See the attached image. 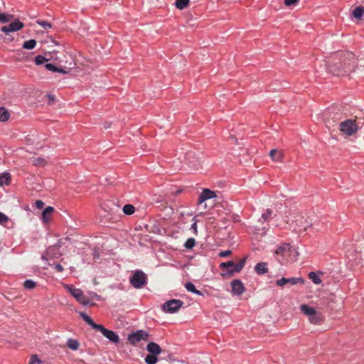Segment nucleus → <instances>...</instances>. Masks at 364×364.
Returning a JSON list of instances; mask_svg holds the SVG:
<instances>
[{"label":"nucleus","instance_id":"a19ab883","mask_svg":"<svg viewBox=\"0 0 364 364\" xmlns=\"http://www.w3.org/2000/svg\"><path fill=\"white\" fill-rule=\"evenodd\" d=\"M299 0H284L286 6H295L299 3Z\"/></svg>","mask_w":364,"mask_h":364},{"label":"nucleus","instance_id":"f03ea898","mask_svg":"<svg viewBox=\"0 0 364 364\" xmlns=\"http://www.w3.org/2000/svg\"><path fill=\"white\" fill-rule=\"evenodd\" d=\"M301 312L308 317L309 321L314 325H320L324 321L322 313L317 311L314 308L306 304L299 306Z\"/></svg>","mask_w":364,"mask_h":364},{"label":"nucleus","instance_id":"c756f323","mask_svg":"<svg viewBox=\"0 0 364 364\" xmlns=\"http://www.w3.org/2000/svg\"><path fill=\"white\" fill-rule=\"evenodd\" d=\"M32 164L36 166H44L47 164V161L45 159L38 157L33 158L32 160Z\"/></svg>","mask_w":364,"mask_h":364},{"label":"nucleus","instance_id":"423d86ee","mask_svg":"<svg viewBox=\"0 0 364 364\" xmlns=\"http://www.w3.org/2000/svg\"><path fill=\"white\" fill-rule=\"evenodd\" d=\"M355 65V61L353 60L350 62L344 63L342 69L332 65H330L328 69L330 72L333 73L336 75H346L354 71Z\"/></svg>","mask_w":364,"mask_h":364},{"label":"nucleus","instance_id":"7c9ffc66","mask_svg":"<svg viewBox=\"0 0 364 364\" xmlns=\"http://www.w3.org/2000/svg\"><path fill=\"white\" fill-rule=\"evenodd\" d=\"M145 362L146 364H156L158 362L157 355L153 354H149L145 358Z\"/></svg>","mask_w":364,"mask_h":364},{"label":"nucleus","instance_id":"cd10ccee","mask_svg":"<svg viewBox=\"0 0 364 364\" xmlns=\"http://www.w3.org/2000/svg\"><path fill=\"white\" fill-rule=\"evenodd\" d=\"M36 41L34 39H31L29 41H26L23 43L22 47L24 49L31 50L33 49L36 46Z\"/></svg>","mask_w":364,"mask_h":364},{"label":"nucleus","instance_id":"49530a36","mask_svg":"<svg viewBox=\"0 0 364 364\" xmlns=\"http://www.w3.org/2000/svg\"><path fill=\"white\" fill-rule=\"evenodd\" d=\"M70 68L63 69V68H58V70H57V73H60L62 74H68L70 72Z\"/></svg>","mask_w":364,"mask_h":364},{"label":"nucleus","instance_id":"dca6fc26","mask_svg":"<svg viewBox=\"0 0 364 364\" xmlns=\"http://www.w3.org/2000/svg\"><path fill=\"white\" fill-rule=\"evenodd\" d=\"M73 296L77 299L78 302L84 306L88 305L90 303L89 299L83 294L82 291L80 289L73 290Z\"/></svg>","mask_w":364,"mask_h":364},{"label":"nucleus","instance_id":"4c0bfd02","mask_svg":"<svg viewBox=\"0 0 364 364\" xmlns=\"http://www.w3.org/2000/svg\"><path fill=\"white\" fill-rule=\"evenodd\" d=\"M196 245V240L194 238H188L185 242V247L188 250L192 249Z\"/></svg>","mask_w":364,"mask_h":364},{"label":"nucleus","instance_id":"c9c22d12","mask_svg":"<svg viewBox=\"0 0 364 364\" xmlns=\"http://www.w3.org/2000/svg\"><path fill=\"white\" fill-rule=\"evenodd\" d=\"M23 287L27 289H33L36 287V283L31 279H27L23 283Z\"/></svg>","mask_w":364,"mask_h":364},{"label":"nucleus","instance_id":"58836bf2","mask_svg":"<svg viewBox=\"0 0 364 364\" xmlns=\"http://www.w3.org/2000/svg\"><path fill=\"white\" fill-rule=\"evenodd\" d=\"M37 23L41 26L44 29L48 30L52 28V25L50 23L43 21V20H37Z\"/></svg>","mask_w":364,"mask_h":364},{"label":"nucleus","instance_id":"8fccbe9b","mask_svg":"<svg viewBox=\"0 0 364 364\" xmlns=\"http://www.w3.org/2000/svg\"><path fill=\"white\" fill-rule=\"evenodd\" d=\"M232 219L233 220V221L235 222H239L240 221V219H239V215H232Z\"/></svg>","mask_w":364,"mask_h":364},{"label":"nucleus","instance_id":"2f4dec72","mask_svg":"<svg viewBox=\"0 0 364 364\" xmlns=\"http://www.w3.org/2000/svg\"><path fill=\"white\" fill-rule=\"evenodd\" d=\"M309 278L315 284H319L321 283V279L317 275V274L314 272H311L309 273Z\"/></svg>","mask_w":364,"mask_h":364},{"label":"nucleus","instance_id":"2eb2a0df","mask_svg":"<svg viewBox=\"0 0 364 364\" xmlns=\"http://www.w3.org/2000/svg\"><path fill=\"white\" fill-rule=\"evenodd\" d=\"M216 196V193L214 191L208 188L203 189L199 196L198 204L200 205L205 200L215 198Z\"/></svg>","mask_w":364,"mask_h":364},{"label":"nucleus","instance_id":"ea45409f","mask_svg":"<svg viewBox=\"0 0 364 364\" xmlns=\"http://www.w3.org/2000/svg\"><path fill=\"white\" fill-rule=\"evenodd\" d=\"M9 220V218L7 215L0 212V225H4Z\"/></svg>","mask_w":364,"mask_h":364},{"label":"nucleus","instance_id":"6e6552de","mask_svg":"<svg viewBox=\"0 0 364 364\" xmlns=\"http://www.w3.org/2000/svg\"><path fill=\"white\" fill-rule=\"evenodd\" d=\"M183 302L179 299H171L166 301L162 306V310L166 313L174 314L182 307Z\"/></svg>","mask_w":364,"mask_h":364},{"label":"nucleus","instance_id":"f3484780","mask_svg":"<svg viewBox=\"0 0 364 364\" xmlns=\"http://www.w3.org/2000/svg\"><path fill=\"white\" fill-rule=\"evenodd\" d=\"M146 349L149 353L159 355L162 352V349L159 345L154 342H150L146 346Z\"/></svg>","mask_w":364,"mask_h":364},{"label":"nucleus","instance_id":"20e7f679","mask_svg":"<svg viewBox=\"0 0 364 364\" xmlns=\"http://www.w3.org/2000/svg\"><path fill=\"white\" fill-rule=\"evenodd\" d=\"M275 255L278 257L277 259L282 262L279 257L282 259H287V260H294L297 258L299 253L298 252L292 248L289 243H284L279 245L275 250Z\"/></svg>","mask_w":364,"mask_h":364},{"label":"nucleus","instance_id":"c03bdc74","mask_svg":"<svg viewBox=\"0 0 364 364\" xmlns=\"http://www.w3.org/2000/svg\"><path fill=\"white\" fill-rule=\"evenodd\" d=\"M44 206V203L41 200H38L36 201V207L38 208V209H42Z\"/></svg>","mask_w":364,"mask_h":364},{"label":"nucleus","instance_id":"5701e85b","mask_svg":"<svg viewBox=\"0 0 364 364\" xmlns=\"http://www.w3.org/2000/svg\"><path fill=\"white\" fill-rule=\"evenodd\" d=\"M11 174L9 173H3L0 175V186L9 185L11 183Z\"/></svg>","mask_w":364,"mask_h":364},{"label":"nucleus","instance_id":"412c9836","mask_svg":"<svg viewBox=\"0 0 364 364\" xmlns=\"http://www.w3.org/2000/svg\"><path fill=\"white\" fill-rule=\"evenodd\" d=\"M255 269L258 274H264L268 272L267 264L266 262L257 263Z\"/></svg>","mask_w":364,"mask_h":364},{"label":"nucleus","instance_id":"f704fd0d","mask_svg":"<svg viewBox=\"0 0 364 364\" xmlns=\"http://www.w3.org/2000/svg\"><path fill=\"white\" fill-rule=\"evenodd\" d=\"M28 364H43V361L36 354H33L31 356Z\"/></svg>","mask_w":364,"mask_h":364},{"label":"nucleus","instance_id":"a18cd8bd","mask_svg":"<svg viewBox=\"0 0 364 364\" xmlns=\"http://www.w3.org/2000/svg\"><path fill=\"white\" fill-rule=\"evenodd\" d=\"M191 229L193 231L194 234H197V220H195V222L192 224Z\"/></svg>","mask_w":364,"mask_h":364},{"label":"nucleus","instance_id":"ddd939ff","mask_svg":"<svg viewBox=\"0 0 364 364\" xmlns=\"http://www.w3.org/2000/svg\"><path fill=\"white\" fill-rule=\"evenodd\" d=\"M304 279L302 277H291V278H285L282 277V279L277 281V285L279 287H283L287 284H290L291 285H296L297 284H304Z\"/></svg>","mask_w":364,"mask_h":364},{"label":"nucleus","instance_id":"6e6d98bb","mask_svg":"<svg viewBox=\"0 0 364 364\" xmlns=\"http://www.w3.org/2000/svg\"><path fill=\"white\" fill-rule=\"evenodd\" d=\"M41 258H42L43 259H47V258L46 257V256H45V255H42Z\"/></svg>","mask_w":364,"mask_h":364},{"label":"nucleus","instance_id":"c85d7f7f","mask_svg":"<svg viewBox=\"0 0 364 364\" xmlns=\"http://www.w3.org/2000/svg\"><path fill=\"white\" fill-rule=\"evenodd\" d=\"M189 4V0H176V7L180 10H182L187 7Z\"/></svg>","mask_w":364,"mask_h":364},{"label":"nucleus","instance_id":"a878e982","mask_svg":"<svg viewBox=\"0 0 364 364\" xmlns=\"http://www.w3.org/2000/svg\"><path fill=\"white\" fill-rule=\"evenodd\" d=\"M185 287L187 289V291L194 293L198 295H202L201 291L196 289L195 285L192 282H186L185 284Z\"/></svg>","mask_w":364,"mask_h":364},{"label":"nucleus","instance_id":"603ef678","mask_svg":"<svg viewBox=\"0 0 364 364\" xmlns=\"http://www.w3.org/2000/svg\"><path fill=\"white\" fill-rule=\"evenodd\" d=\"M110 126H111L110 123L107 122V123L105 124V129L109 128Z\"/></svg>","mask_w":364,"mask_h":364},{"label":"nucleus","instance_id":"393cba45","mask_svg":"<svg viewBox=\"0 0 364 364\" xmlns=\"http://www.w3.org/2000/svg\"><path fill=\"white\" fill-rule=\"evenodd\" d=\"M67 346L73 350H76L79 348L80 343L75 339L69 338L67 341Z\"/></svg>","mask_w":364,"mask_h":364},{"label":"nucleus","instance_id":"4be33fe9","mask_svg":"<svg viewBox=\"0 0 364 364\" xmlns=\"http://www.w3.org/2000/svg\"><path fill=\"white\" fill-rule=\"evenodd\" d=\"M10 118V113L4 107H0V122H7Z\"/></svg>","mask_w":364,"mask_h":364},{"label":"nucleus","instance_id":"09e8293b","mask_svg":"<svg viewBox=\"0 0 364 364\" xmlns=\"http://www.w3.org/2000/svg\"><path fill=\"white\" fill-rule=\"evenodd\" d=\"M66 288L71 293L72 295H73V290H77V289L73 288V286H70V285H67Z\"/></svg>","mask_w":364,"mask_h":364},{"label":"nucleus","instance_id":"72a5a7b5","mask_svg":"<svg viewBox=\"0 0 364 364\" xmlns=\"http://www.w3.org/2000/svg\"><path fill=\"white\" fill-rule=\"evenodd\" d=\"M273 216H275V214L273 213V211L271 209H267L266 211L262 213V218L264 221L268 220L269 218H272Z\"/></svg>","mask_w":364,"mask_h":364},{"label":"nucleus","instance_id":"bb28decb","mask_svg":"<svg viewBox=\"0 0 364 364\" xmlns=\"http://www.w3.org/2000/svg\"><path fill=\"white\" fill-rule=\"evenodd\" d=\"M14 18L13 14H6L5 13H0V22L5 23L12 21Z\"/></svg>","mask_w":364,"mask_h":364},{"label":"nucleus","instance_id":"5fc2aeb1","mask_svg":"<svg viewBox=\"0 0 364 364\" xmlns=\"http://www.w3.org/2000/svg\"><path fill=\"white\" fill-rule=\"evenodd\" d=\"M53 249H54V247H49V249L48 250V253L50 254Z\"/></svg>","mask_w":364,"mask_h":364},{"label":"nucleus","instance_id":"3c124183","mask_svg":"<svg viewBox=\"0 0 364 364\" xmlns=\"http://www.w3.org/2000/svg\"><path fill=\"white\" fill-rule=\"evenodd\" d=\"M48 97L49 98L50 102H53L55 100L54 96L51 95H48Z\"/></svg>","mask_w":364,"mask_h":364},{"label":"nucleus","instance_id":"6ab92c4d","mask_svg":"<svg viewBox=\"0 0 364 364\" xmlns=\"http://www.w3.org/2000/svg\"><path fill=\"white\" fill-rule=\"evenodd\" d=\"M269 156L273 161L277 162L282 161L284 157L282 151L277 149H272L270 151Z\"/></svg>","mask_w":364,"mask_h":364},{"label":"nucleus","instance_id":"7ed1b4c3","mask_svg":"<svg viewBox=\"0 0 364 364\" xmlns=\"http://www.w3.org/2000/svg\"><path fill=\"white\" fill-rule=\"evenodd\" d=\"M245 264V259L240 260L237 263L232 261L223 262L220 264V268L223 270L221 276L225 278L232 277L235 273L240 272L244 267Z\"/></svg>","mask_w":364,"mask_h":364},{"label":"nucleus","instance_id":"473e14b6","mask_svg":"<svg viewBox=\"0 0 364 364\" xmlns=\"http://www.w3.org/2000/svg\"><path fill=\"white\" fill-rule=\"evenodd\" d=\"M135 208L131 204H127L123 207V212L124 214L130 215L134 213Z\"/></svg>","mask_w":364,"mask_h":364},{"label":"nucleus","instance_id":"79ce46f5","mask_svg":"<svg viewBox=\"0 0 364 364\" xmlns=\"http://www.w3.org/2000/svg\"><path fill=\"white\" fill-rule=\"evenodd\" d=\"M45 67L47 70L52 72H57V70H58V68L52 63H46Z\"/></svg>","mask_w":364,"mask_h":364},{"label":"nucleus","instance_id":"b1692460","mask_svg":"<svg viewBox=\"0 0 364 364\" xmlns=\"http://www.w3.org/2000/svg\"><path fill=\"white\" fill-rule=\"evenodd\" d=\"M364 15V7L357 6L353 11V16L355 18L360 20Z\"/></svg>","mask_w":364,"mask_h":364},{"label":"nucleus","instance_id":"1a4fd4ad","mask_svg":"<svg viewBox=\"0 0 364 364\" xmlns=\"http://www.w3.org/2000/svg\"><path fill=\"white\" fill-rule=\"evenodd\" d=\"M149 334L144 330H138L128 336V341L133 346H136L141 341H148Z\"/></svg>","mask_w":364,"mask_h":364},{"label":"nucleus","instance_id":"e433bc0d","mask_svg":"<svg viewBox=\"0 0 364 364\" xmlns=\"http://www.w3.org/2000/svg\"><path fill=\"white\" fill-rule=\"evenodd\" d=\"M35 63L38 65H42L48 61V59L43 55H38L34 59Z\"/></svg>","mask_w":364,"mask_h":364},{"label":"nucleus","instance_id":"37998d69","mask_svg":"<svg viewBox=\"0 0 364 364\" xmlns=\"http://www.w3.org/2000/svg\"><path fill=\"white\" fill-rule=\"evenodd\" d=\"M230 254H231L230 250H225V251L220 252L219 253V256L221 257H226L229 256Z\"/></svg>","mask_w":364,"mask_h":364},{"label":"nucleus","instance_id":"de8ad7c7","mask_svg":"<svg viewBox=\"0 0 364 364\" xmlns=\"http://www.w3.org/2000/svg\"><path fill=\"white\" fill-rule=\"evenodd\" d=\"M55 269L58 272H61L64 269L63 267L60 264H55Z\"/></svg>","mask_w":364,"mask_h":364},{"label":"nucleus","instance_id":"9d476101","mask_svg":"<svg viewBox=\"0 0 364 364\" xmlns=\"http://www.w3.org/2000/svg\"><path fill=\"white\" fill-rule=\"evenodd\" d=\"M24 27V23L19 21L18 18H15L11 23L4 26L1 28V31L6 34L9 33L16 32L21 30Z\"/></svg>","mask_w":364,"mask_h":364},{"label":"nucleus","instance_id":"864d4df0","mask_svg":"<svg viewBox=\"0 0 364 364\" xmlns=\"http://www.w3.org/2000/svg\"><path fill=\"white\" fill-rule=\"evenodd\" d=\"M181 189H178L177 191H176V192L174 193L175 195H178V194H180L181 193Z\"/></svg>","mask_w":364,"mask_h":364},{"label":"nucleus","instance_id":"f8f14e48","mask_svg":"<svg viewBox=\"0 0 364 364\" xmlns=\"http://www.w3.org/2000/svg\"><path fill=\"white\" fill-rule=\"evenodd\" d=\"M186 164L191 170H198L201 165L199 158L196 157L193 153H187Z\"/></svg>","mask_w":364,"mask_h":364},{"label":"nucleus","instance_id":"4468645a","mask_svg":"<svg viewBox=\"0 0 364 364\" xmlns=\"http://www.w3.org/2000/svg\"><path fill=\"white\" fill-rule=\"evenodd\" d=\"M230 284L232 287V294L234 295L240 296L245 291V287L240 279L232 280Z\"/></svg>","mask_w":364,"mask_h":364},{"label":"nucleus","instance_id":"aec40b11","mask_svg":"<svg viewBox=\"0 0 364 364\" xmlns=\"http://www.w3.org/2000/svg\"><path fill=\"white\" fill-rule=\"evenodd\" d=\"M54 212V208L51 206L46 208L42 212L41 218L43 223H47L50 220V215Z\"/></svg>","mask_w":364,"mask_h":364},{"label":"nucleus","instance_id":"a211bd4d","mask_svg":"<svg viewBox=\"0 0 364 364\" xmlns=\"http://www.w3.org/2000/svg\"><path fill=\"white\" fill-rule=\"evenodd\" d=\"M80 316L93 329L97 330L101 324H97L94 322V321L85 313L80 311L79 313Z\"/></svg>","mask_w":364,"mask_h":364},{"label":"nucleus","instance_id":"9b49d317","mask_svg":"<svg viewBox=\"0 0 364 364\" xmlns=\"http://www.w3.org/2000/svg\"><path fill=\"white\" fill-rule=\"evenodd\" d=\"M97 331H100L112 343H118L119 342V336L114 331L105 328L102 325H100Z\"/></svg>","mask_w":364,"mask_h":364},{"label":"nucleus","instance_id":"0eeeda50","mask_svg":"<svg viewBox=\"0 0 364 364\" xmlns=\"http://www.w3.org/2000/svg\"><path fill=\"white\" fill-rule=\"evenodd\" d=\"M358 125L355 120L347 119L340 123V131L346 136H351L358 131Z\"/></svg>","mask_w":364,"mask_h":364},{"label":"nucleus","instance_id":"39448f33","mask_svg":"<svg viewBox=\"0 0 364 364\" xmlns=\"http://www.w3.org/2000/svg\"><path fill=\"white\" fill-rule=\"evenodd\" d=\"M130 284L136 289H141L147 283V276L141 270H136L129 279Z\"/></svg>","mask_w":364,"mask_h":364},{"label":"nucleus","instance_id":"f257e3e1","mask_svg":"<svg viewBox=\"0 0 364 364\" xmlns=\"http://www.w3.org/2000/svg\"><path fill=\"white\" fill-rule=\"evenodd\" d=\"M287 223L298 232L306 231L311 225V223L307 218L296 213L290 215V218L287 220Z\"/></svg>","mask_w":364,"mask_h":364}]
</instances>
